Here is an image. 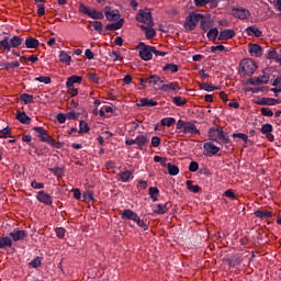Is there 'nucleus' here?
I'll return each instance as SVG.
<instances>
[{"instance_id":"38","label":"nucleus","mask_w":281,"mask_h":281,"mask_svg":"<svg viewBox=\"0 0 281 281\" xmlns=\"http://www.w3.org/2000/svg\"><path fill=\"white\" fill-rule=\"evenodd\" d=\"M172 102L176 104V106H183L188 103V100L182 97H173Z\"/></svg>"},{"instance_id":"6","label":"nucleus","mask_w":281,"mask_h":281,"mask_svg":"<svg viewBox=\"0 0 281 281\" xmlns=\"http://www.w3.org/2000/svg\"><path fill=\"white\" fill-rule=\"evenodd\" d=\"M201 19H204V15L201 13L189 14L183 24L184 30L192 32V30H194L196 27V25L199 24V21H201Z\"/></svg>"},{"instance_id":"27","label":"nucleus","mask_w":281,"mask_h":281,"mask_svg":"<svg viewBox=\"0 0 281 281\" xmlns=\"http://www.w3.org/2000/svg\"><path fill=\"white\" fill-rule=\"evenodd\" d=\"M82 83V77L80 76H71L66 81V87H74V85H81Z\"/></svg>"},{"instance_id":"16","label":"nucleus","mask_w":281,"mask_h":281,"mask_svg":"<svg viewBox=\"0 0 281 281\" xmlns=\"http://www.w3.org/2000/svg\"><path fill=\"white\" fill-rule=\"evenodd\" d=\"M236 36V31L232 29H226L220 31L218 41H229Z\"/></svg>"},{"instance_id":"50","label":"nucleus","mask_w":281,"mask_h":281,"mask_svg":"<svg viewBox=\"0 0 281 281\" xmlns=\"http://www.w3.org/2000/svg\"><path fill=\"white\" fill-rule=\"evenodd\" d=\"M79 133H89V124L86 121H80Z\"/></svg>"},{"instance_id":"40","label":"nucleus","mask_w":281,"mask_h":281,"mask_svg":"<svg viewBox=\"0 0 281 281\" xmlns=\"http://www.w3.org/2000/svg\"><path fill=\"white\" fill-rule=\"evenodd\" d=\"M157 101L148 98L142 99V106H157Z\"/></svg>"},{"instance_id":"15","label":"nucleus","mask_w":281,"mask_h":281,"mask_svg":"<svg viewBox=\"0 0 281 281\" xmlns=\"http://www.w3.org/2000/svg\"><path fill=\"white\" fill-rule=\"evenodd\" d=\"M158 82L164 83V80L156 75L150 77H143L142 78V87H146V85H158Z\"/></svg>"},{"instance_id":"13","label":"nucleus","mask_w":281,"mask_h":281,"mask_svg":"<svg viewBox=\"0 0 281 281\" xmlns=\"http://www.w3.org/2000/svg\"><path fill=\"white\" fill-rule=\"evenodd\" d=\"M104 14L106 21L113 22V21H120V11H111V7L104 8Z\"/></svg>"},{"instance_id":"54","label":"nucleus","mask_w":281,"mask_h":281,"mask_svg":"<svg viewBox=\"0 0 281 281\" xmlns=\"http://www.w3.org/2000/svg\"><path fill=\"white\" fill-rule=\"evenodd\" d=\"M31 187L34 190H43V188H45V184L43 182H36V180L31 182Z\"/></svg>"},{"instance_id":"10","label":"nucleus","mask_w":281,"mask_h":281,"mask_svg":"<svg viewBox=\"0 0 281 281\" xmlns=\"http://www.w3.org/2000/svg\"><path fill=\"white\" fill-rule=\"evenodd\" d=\"M153 54H155V46L142 43V60H153Z\"/></svg>"},{"instance_id":"31","label":"nucleus","mask_w":281,"mask_h":281,"mask_svg":"<svg viewBox=\"0 0 281 281\" xmlns=\"http://www.w3.org/2000/svg\"><path fill=\"white\" fill-rule=\"evenodd\" d=\"M153 207H154L155 214H167L168 212V203L155 204Z\"/></svg>"},{"instance_id":"26","label":"nucleus","mask_w":281,"mask_h":281,"mask_svg":"<svg viewBox=\"0 0 281 281\" xmlns=\"http://www.w3.org/2000/svg\"><path fill=\"white\" fill-rule=\"evenodd\" d=\"M125 144L126 146H137V148H142V135H138L135 138H127Z\"/></svg>"},{"instance_id":"22","label":"nucleus","mask_w":281,"mask_h":281,"mask_svg":"<svg viewBox=\"0 0 281 281\" xmlns=\"http://www.w3.org/2000/svg\"><path fill=\"white\" fill-rule=\"evenodd\" d=\"M59 63H63V65H71V55L67 54L65 50H60L58 55Z\"/></svg>"},{"instance_id":"60","label":"nucleus","mask_w":281,"mask_h":281,"mask_svg":"<svg viewBox=\"0 0 281 281\" xmlns=\"http://www.w3.org/2000/svg\"><path fill=\"white\" fill-rule=\"evenodd\" d=\"M199 170V162L191 161L189 165V171L190 172H196Z\"/></svg>"},{"instance_id":"30","label":"nucleus","mask_w":281,"mask_h":281,"mask_svg":"<svg viewBox=\"0 0 281 281\" xmlns=\"http://www.w3.org/2000/svg\"><path fill=\"white\" fill-rule=\"evenodd\" d=\"M12 247V237H0V249H8Z\"/></svg>"},{"instance_id":"35","label":"nucleus","mask_w":281,"mask_h":281,"mask_svg":"<svg viewBox=\"0 0 281 281\" xmlns=\"http://www.w3.org/2000/svg\"><path fill=\"white\" fill-rule=\"evenodd\" d=\"M187 188L190 192H193V194H198V192H201V187L199 184H192L191 180H188L187 182Z\"/></svg>"},{"instance_id":"48","label":"nucleus","mask_w":281,"mask_h":281,"mask_svg":"<svg viewBox=\"0 0 281 281\" xmlns=\"http://www.w3.org/2000/svg\"><path fill=\"white\" fill-rule=\"evenodd\" d=\"M232 137L237 138V139H243V142H245V144H247L249 136H247V134L244 133H234L232 135Z\"/></svg>"},{"instance_id":"17","label":"nucleus","mask_w":281,"mask_h":281,"mask_svg":"<svg viewBox=\"0 0 281 281\" xmlns=\"http://www.w3.org/2000/svg\"><path fill=\"white\" fill-rule=\"evenodd\" d=\"M10 236L14 243H19V240H25L27 238V232L21 229H14L10 233Z\"/></svg>"},{"instance_id":"29","label":"nucleus","mask_w":281,"mask_h":281,"mask_svg":"<svg viewBox=\"0 0 281 281\" xmlns=\"http://www.w3.org/2000/svg\"><path fill=\"white\" fill-rule=\"evenodd\" d=\"M255 216H257V218H261L262 221H265V218H271V216H273V212L257 210L255 212Z\"/></svg>"},{"instance_id":"52","label":"nucleus","mask_w":281,"mask_h":281,"mask_svg":"<svg viewBox=\"0 0 281 281\" xmlns=\"http://www.w3.org/2000/svg\"><path fill=\"white\" fill-rule=\"evenodd\" d=\"M37 82H43L44 85H50L52 83V78L50 77H45V76H40L35 78Z\"/></svg>"},{"instance_id":"25","label":"nucleus","mask_w":281,"mask_h":281,"mask_svg":"<svg viewBox=\"0 0 281 281\" xmlns=\"http://www.w3.org/2000/svg\"><path fill=\"white\" fill-rule=\"evenodd\" d=\"M41 45V42L38 40L33 38V37H26L25 40V47L26 49H36Z\"/></svg>"},{"instance_id":"42","label":"nucleus","mask_w":281,"mask_h":281,"mask_svg":"<svg viewBox=\"0 0 281 281\" xmlns=\"http://www.w3.org/2000/svg\"><path fill=\"white\" fill-rule=\"evenodd\" d=\"M110 58L113 60V63H117V60H122V53L119 50H112L109 54Z\"/></svg>"},{"instance_id":"23","label":"nucleus","mask_w":281,"mask_h":281,"mask_svg":"<svg viewBox=\"0 0 281 281\" xmlns=\"http://www.w3.org/2000/svg\"><path fill=\"white\" fill-rule=\"evenodd\" d=\"M221 32H218L217 27H212L207 33H206V38L211 41L212 43H216V38L218 41Z\"/></svg>"},{"instance_id":"49","label":"nucleus","mask_w":281,"mask_h":281,"mask_svg":"<svg viewBox=\"0 0 281 281\" xmlns=\"http://www.w3.org/2000/svg\"><path fill=\"white\" fill-rule=\"evenodd\" d=\"M10 133H12V130L10 128V126H7L0 131V137L8 139V137H10Z\"/></svg>"},{"instance_id":"7","label":"nucleus","mask_w":281,"mask_h":281,"mask_svg":"<svg viewBox=\"0 0 281 281\" xmlns=\"http://www.w3.org/2000/svg\"><path fill=\"white\" fill-rule=\"evenodd\" d=\"M79 12H81L82 14H87L90 19H94V20L104 19V13L95 9H91L82 3L79 5Z\"/></svg>"},{"instance_id":"43","label":"nucleus","mask_w":281,"mask_h":281,"mask_svg":"<svg viewBox=\"0 0 281 281\" xmlns=\"http://www.w3.org/2000/svg\"><path fill=\"white\" fill-rule=\"evenodd\" d=\"M261 133L262 135H267L269 133H273V125L266 123L261 126Z\"/></svg>"},{"instance_id":"20","label":"nucleus","mask_w":281,"mask_h":281,"mask_svg":"<svg viewBox=\"0 0 281 281\" xmlns=\"http://www.w3.org/2000/svg\"><path fill=\"white\" fill-rule=\"evenodd\" d=\"M248 49L251 56H256L257 58H260V56H262V46H260L259 44H250Z\"/></svg>"},{"instance_id":"1","label":"nucleus","mask_w":281,"mask_h":281,"mask_svg":"<svg viewBox=\"0 0 281 281\" xmlns=\"http://www.w3.org/2000/svg\"><path fill=\"white\" fill-rule=\"evenodd\" d=\"M142 23L147 25L142 26V30H144L147 41H150V38H155V36H157V31L153 29V25H155V21H153V13L150 12V9H145L142 11Z\"/></svg>"},{"instance_id":"41","label":"nucleus","mask_w":281,"mask_h":281,"mask_svg":"<svg viewBox=\"0 0 281 281\" xmlns=\"http://www.w3.org/2000/svg\"><path fill=\"white\" fill-rule=\"evenodd\" d=\"M175 122H177L175 117H166L160 121V124L161 126H168V128H170V126H172Z\"/></svg>"},{"instance_id":"34","label":"nucleus","mask_w":281,"mask_h":281,"mask_svg":"<svg viewBox=\"0 0 281 281\" xmlns=\"http://www.w3.org/2000/svg\"><path fill=\"white\" fill-rule=\"evenodd\" d=\"M200 89H202V91H216V89H218V87L212 85V83H207V82H203V83H199Z\"/></svg>"},{"instance_id":"36","label":"nucleus","mask_w":281,"mask_h":281,"mask_svg":"<svg viewBox=\"0 0 281 281\" xmlns=\"http://www.w3.org/2000/svg\"><path fill=\"white\" fill-rule=\"evenodd\" d=\"M21 100L24 104H34V95L32 94L23 93Z\"/></svg>"},{"instance_id":"24","label":"nucleus","mask_w":281,"mask_h":281,"mask_svg":"<svg viewBox=\"0 0 281 281\" xmlns=\"http://www.w3.org/2000/svg\"><path fill=\"white\" fill-rule=\"evenodd\" d=\"M123 25L124 19H120L117 22L106 24L105 30H109L110 32H115V30H122Z\"/></svg>"},{"instance_id":"9","label":"nucleus","mask_w":281,"mask_h":281,"mask_svg":"<svg viewBox=\"0 0 281 281\" xmlns=\"http://www.w3.org/2000/svg\"><path fill=\"white\" fill-rule=\"evenodd\" d=\"M203 148L206 157H214V155H218V153H221V147L214 145L212 142L204 143Z\"/></svg>"},{"instance_id":"59","label":"nucleus","mask_w":281,"mask_h":281,"mask_svg":"<svg viewBox=\"0 0 281 281\" xmlns=\"http://www.w3.org/2000/svg\"><path fill=\"white\" fill-rule=\"evenodd\" d=\"M88 78L91 80V82H94L95 85L100 83V78H98V75L93 72H89Z\"/></svg>"},{"instance_id":"44","label":"nucleus","mask_w":281,"mask_h":281,"mask_svg":"<svg viewBox=\"0 0 281 281\" xmlns=\"http://www.w3.org/2000/svg\"><path fill=\"white\" fill-rule=\"evenodd\" d=\"M42 265V259L41 257H36L34 258L30 263L29 267H31V269H38V267H41Z\"/></svg>"},{"instance_id":"61","label":"nucleus","mask_w":281,"mask_h":281,"mask_svg":"<svg viewBox=\"0 0 281 281\" xmlns=\"http://www.w3.org/2000/svg\"><path fill=\"white\" fill-rule=\"evenodd\" d=\"M66 120H78V113H76V111L66 113Z\"/></svg>"},{"instance_id":"19","label":"nucleus","mask_w":281,"mask_h":281,"mask_svg":"<svg viewBox=\"0 0 281 281\" xmlns=\"http://www.w3.org/2000/svg\"><path fill=\"white\" fill-rule=\"evenodd\" d=\"M181 88L178 82H170L162 85L159 90L165 91V93H170V91H179Z\"/></svg>"},{"instance_id":"33","label":"nucleus","mask_w":281,"mask_h":281,"mask_svg":"<svg viewBox=\"0 0 281 281\" xmlns=\"http://www.w3.org/2000/svg\"><path fill=\"white\" fill-rule=\"evenodd\" d=\"M15 117L19 122H21V124H30V122H32V119H30L25 112L18 113Z\"/></svg>"},{"instance_id":"14","label":"nucleus","mask_w":281,"mask_h":281,"mask_svg":"<svg viewBox=\"0 0 281 281\" xmlns=\"http://www.w3.org/2000/svg\"><path fill=\"white\" fill-rule=\"evenodd\" d=\"M248 85H252L254 87L258 86V85H267L269 83V76H259V77H254L248 79L247 81Z\"/></svg>"},{"instance_id":"64","label":"nucleus","mask_w":281,"mask_h":281,"mask_svg":"<svg viewBox=\"0 0 281 281\" xmlns=\"http://www.w3.org/2000/svg\"><path fill=\"white\" fill-rule=\"evenodd\" d=\"M37 15L38 16H45V5L37 4Z\"/></svg>"},{"instance_id":"39","label":"nucleus","mask_w":281,"mask_h":281,"mask_svg":"<svg viewBox=\"0 0 281 281\" xmlns=\"http://www.w3.org/2000/svg\"><path fill=\"white\" fill-rule=\"evenodd\" d=\"M132 172L126 170V171H123L119 175L121 181H123V183H127V181H130L131 177H132Z\"/></svg>"},{"instance_id":"62","label":"nucleus","mask_w":281,"mask_h":281,"mask_svg":"<svg viewBox=\"0 0 281 281\" xmlns=\"http://www.w3.org/2000/svg\"><path fill=\"white\" fill-rule=\"evenodd\" d=\"M92 25H93L94 30H95L97 32H99V34L102 33V22H100V21H94V22H92Z\"/></svg>"},{"instance_id":"58","label":"nucleus","mask_w":281,"mask_h":281,"mask_svg":"<svg viewBox=\"0 0 281 281\" xmlns=\"http://www.w3.org/2000/svg\"><path fill=\"white\" fill-rule=\"evenodd\" d=\"M160 144H161V138H159V136L151 137V146H154V148H158Z\"/></svg>"},{"instance_id":"5","label":"nucleus","mask_w":281,"mask_h":281,"mask_svg":"<svg viewBox=\"0 0 281 281\" xmlns=\"http://www.w3.org/2000/svg\"><path fill=\"white\" fill-rule=\"evenodd\" d=\"M23 43V38L21 36L14 35L11 38L4 37L2 41H0V46L4 52H10L12 48H16Z\"/></svg>"},{"instance_id":"46","label":"nucleus","mask_w":281,"mask_h":281,"mask_svg":"<svg viewBox=\"0 0 281 281\" xmlns=\"http://www.w3.org/2000/svg\"><path fill=\"white\" fill-rule=\"evenodd\" d=\"M49 172L55 175V177H63V175L65 173V171L60 167L49 168Z\"/></svg>"},{"instance_id":"32","label":"nucleus","mask_w":281,"mask_h":281,"mask_svg":"<svg viewBox=\"0 0 281 281\" xmlns=\"http://www.w3.org/2000/svg\"><path fill=\"white\" fill-rule=\"evenodd\" d=\"M167 170L171 177H177V175H179V167H177V165H173L172 162H168Z\"/></svg>"},{"instance_id":"45","label":"nucleus","mask_w":281,"mask_h":281,"mask_svg":"<svg viewBox=\"0 0 281 281\" xmlns=\"http://www.w3.org/2000/svg\"><path fill=\"white\" fill-rule=\"evenodd\" d=\"M260 113L263 115V117H273V110L269 108H261Z\"/></svg>"},{"instance_id":"55","label":"nucleus","mask_w":281,"mask_h":281,"mask_svg":"<svg viewBox=\"0 0 281 281\" xmlns=\"http://www.w3.org/2000/svg\"><path fill=\"white\" fill-rule=\"evenodd\" d=\"M92 200H93V193L90 191H86L83 193V201H86V203H91Z\"/></svg>"},{"instance_id":"51","label":"nucleus","mask_w":281,"mask_h":281,"mask_svg":"<svg viewBox=\"0 0 281 281\" xmlns=\"http://www.w3.org/2000/svg\"><path fill=\"white\" fill-rule=\"evenodd\" d=\"M4 69H14L15 67H21V63L19 61H12V63H5L2 66Z\"/></svg>"},{"instance_id":"37","label":"nucleus","mask_w":281,"mask_h":281,"mask_svg":"<svg viewBox=\"0 0 281 281\" xmlns=\"http://www.w3.org/2000/svg\"><path fill=\"white\" fill-rule=\"evenodd\" d=\"M149 196L153 201H157V199H159V189L157 187H150Z\"/></svg>"},{"instance_id":"11","label":"nucleus","mask_w":281,"mask_h":281,"mask_svg":"<svg viewBox=\"0 0 281 281\" xmlns=\"http://www.w3.org/2000/svg\"><path fill=\"white\" fill-rule=\"evenodd\" d=\"M280 103H281L280 99L267 98V97H263L256 101V104H258L259 106H276V104H280Z\"/></svg>"},{"instance_id":"28","label":"nucleus","mask_w":281,"mask_h":281,"mask_svg":"<svg viewBox=\"0 0 281 281\" xmlns=\"http://www.w3.org/2000/svg\"><path fill=\"white\" fill-rule=\"evenodd\" d=\"M33 131H35V133H38L41 142H47L46 139L49 137V135H47V131H45V128L41 126H35Z\"/></svg>"},{"instance_id":"12","label":"nucleus","mask_w":281,"mask_h":281,"mask_svg":"<svg viewBox=\"0 0 281 281\" xmlns=\"http://www.w3.org/2000/svg\"><path fill=\"white\" fill-rule=\"evenodd\" d=\"M36 200L40 203H43L44 205H52L54 203L52 195H49L45 191H38L36 195Z\"/></svg>"},{"instance_id":"57","label":"nucleus","mask_w":281,"mask_h":281,"mask_svg":"<svg viewBox=\"0 0 281 281\" xmlns=\"http://www.w3.org/2000/svg\"><path fill=\"white\" fill-rule=\"evenodd\" d=\"M56 120L59 124H65L67 122V114L59 113L57 114Z\"/></svg>"},{"instance_id":"4","label":"nucleus","mask_w":281,"mask_h":281,"mask_svg":"<svg viewBox=\"0 0 281 281\" xmlns=\"http://www.w3.org/2000/svg\"><path fill=\"white\" fill-rule=\"evenodd\" d=\"M256 69H258V66L254 59H243L239 64V74L241 76L251 77L256 72Z\"/></svg>"},{"instance_id":"53","label":"nucleus","mask_w":281,"mask_h":281,"mask_svg":"<svg viewBox=\"0 0 281 281\" xmlns=\"http://www.w3.org/2000/svg\"><path fill=\"white\" fill-rule=\"evenodd\" d=\"M267 58L269 60H277L278 61V52H276V49H270L268 50V55H267Z\"/></svg>"},{"instance_id":"18","label":"nucleus","mask_w":281,"mask_h":281,"mask_svg":"<svg viewBox=\"0 0 281 281\" xmlns=\"http://www.w3.org/2000/svg\"><path fill=\"white\" fill-rule=\"evenodd\" d=\"M233 12H234V16H236L237 19H240L241 21L245 19H249V16H251V13H249V10L243 9V8L234 9Z\"/></svg>"},{"instance_id":"2","label":"nucleus","mask_w":281,"mask_h":281,"mask_svg":"<svg viewBox=\"0 0 281 281\" xmlns=\"http://www.w3.org/2000/svg\"><path fill=\"white\" fill-rule=\"evenodd\" d=\"M209 137L212 142H215L216 144H225V146H232V138H229V135L225 133V131H223V127H211L209 130Z\"/></svg>"},{"instance_id":"63","label":"nucleus","mask_w":281,"mask_h":281,"mask_svg":"<svg viewBox=\"0 0 281 281\" xmlns=\"http://www.w3.org/2000/svg\"><path fill=\"white\" fill-rule=\"evenodd\" d=\"M55 232H56L57 238H65V228L58 227V228H56Z\"/></svg>"},{"instance_id":"21","label":"nucleus","mask_w":281,"mask_h":281,"mask_svg":"<svg viewBox=\"0 0 281 281\" xmlns=\"http://www.w3.org/2000/svg\"><path fill=\"white\" fill-rule=\"evenodd\" d=\"M245 32L248 36H256V38H260V36H262V31H260V29L256 27V25L248 26L245 30Z\"/></svg>"},{"instance_id":"8","label":"nucleus","mask_w":281,"mask_h":281,"mask_svg":"<svg viewBox=\"0 0 281 281\" xmlns=\"http://www.w3.org/2000/svg\"><path fill=\"white\" fill-rule=\"evenodd\" d=\"M121 217L123 221H134L136 225L142 226V218H139V215H137V213L133 212L132 210H124L121 214Z\"/></svg>"},{"instance_id":"56","label":"nucleus","mask_w":281,"mask_h":281,"mask_svg":"<svg viewBox=\"0 0 281 281\" xmlns=\"http://www.w3.org/2000/svg\"><path fill=\"white\" fill-rule=\"evenodd\" d=\"M200 27L201 30H203V32H207V29L210 27V22L205 20V18H203L201 20Z\"/></svg>"},{"instance_id":"3","label":"nucleus","mask_w":281,"mask_h":281,"mask_svg":"<svg viewBox=\"0 0 281 281\" xmlns=\"http://www.w3.org/2000/svg\"><path fill=\"white\" fill-rule=\"evenodd\" d=\"M177 131L179 133H184V135H199L201 134V131L196 128V125L192 122H184L183 120H179L176 125Z\"/></svg>"},{"instance_id":"47","label":"nucleus","mask_w":281,"mask_h":281,"mask_svg":"<svg viewBox=\"0 0 281 281\" xmlns=\"http://www.w3.org/2000/svg\"><path fill=\"white\" fill-rule=\"evenodd\" d=\"M165 71H171V74H177V71H179V66L175 65V64H168L167 66H165Z\"/></svg>"}]
</instances>
